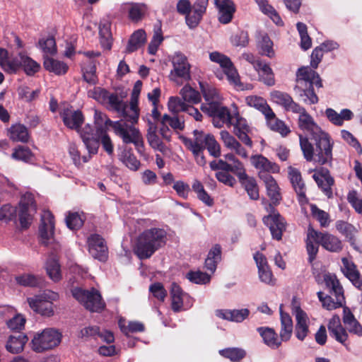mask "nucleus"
Returning a JSON list of instances; mask_svg holds the SVG:
<instances>
[{
	"mask_svg": "<svg viewBox=\"0 0 362 362\" xmlns=\"http://www.w3.org/2000/svg\"><path fill=\"white\" fill-rule=\"evenodd\" d=\"M193 139H184L185 145L192 153L204 151L206 143V138H208V136H210L211 134H205L203 131L196 129L193 132Z\"/></svg>",
	"mask_w": 362,
	"mask_h": 362,
	"instance_id": "nucleus-23",
	"label": "nucleus"
},
{
	"mask_svg": "<svg viewBox=\"0 0 362 362\" xmlns=\"http://www.w3.org/2000/svg\"><path fill=\"white\" fill-rule=\"evenodd\" d=\"M255 71L258 74L259 80L265 85L272 86L275 84L274 74L269 64L262 62Z\"/></svg>",
	"mask_w": 362,
	"mask_h": 362,
	"instance_id": "nucleus-48",
	"label": "nucleus"
},
{
	"mask_svg": "<svg viewBox=\"0 0 362 362\" xmlns=\"http://www.w3.org/2000/svg\"><path fill=\"white\" fill-rule=\"evenodd\" d=\"M111 127L114 133L122 139L124 144H133L139 151L144 146L143 136L139 129L133 125L119 120L111 122Z\"/></svg>",
	"mask_w": 362,
	"mask_h": 362,
	"instance_id": "nucleus-7",
	"label": "nucleus"
},
{
	"mask_svg": "<svg viewBox=\"0 0 362 362\" xmlns=\"http://www.w3.org/2000/svg\"><path fill=\"white\" fill-rule=\"evenodd\" d=\"M335 226L339 233L350 239L358 232L355 226L344 221H337Z\"/></svg>",
	"mask_w": 362,
	"mask_h": 362,
	"instance_id": "nucleus-63",
	"label": "nucleus"
},
{
	"mask_svg": "<svg viewBox=\"0 0 362 362\" xmlns=\"http://www.w3.org/2000/svg\"><path fill=\"white\" fill-rule=\"evenodd\" d=\"M257 4L260 11L268 17L277 25H282L283 21L274 9V8L268 4L267 0H255Z\"/></svg>",
	"mask_w": 362,
	"mask_h": 362,
	"instance_id": "nucleus-49",
	"label": "nucleus"
},
{
	"mask_svg": "<svg viewBox=\"0 0 362 362\" xmlns=\"http://www.w3.org/2000/svg\"><path fill=\"white\" fill-rule=\"evenodd\" d=\"M271 100L279 105L282 106L286 111L293 112L300 109V105L293 101L291 96L284 92L273 90L270 93Z\"/></svg>",
	"mask_w": 362,
	"mask_h": 362,
	"instance_id": "nucleus-21",
	"label": "nucleus"
},
{
	"mask_svg": "<svg viewBox=\"0 0 362 362\" xmlns=\"http://www.w3.org/2000/svg\"><path fill=\"white\" fill-rule=\"evenodd\" d=\"M209 57L211 62L219 65L223 74L226 76L229 83L235 89L243 90L252 88L251 85H244L241 83L238 72L228 56L219 52L214 51L209 53Z\"/></svg>",
	"mask_w": 362,
	"mask_h": 362,
	"instance_id": "nucleus-4",
	"label": "nucleus"
},
{
	"mask_svg": "<svg viewBox=\"0 0 362 362\" xmlns=\"http://www.w3.org/2000/svg\"><path fill=\"white\" fill-rule=\"evenodd\" d=\"M146 138L148 143L155 151H160L163 153H165L168 150L167 146L165 145L162 136L158 132V124L148 119V129Z\"/></svg>",
	"mask_w": 362,
	"mask_h": 362,
	"instance_id": "nucleus-15",
	"label": "nucleus"
},
{
	"mask_svg": "<svg viewBox=\"0 0 362 362\" xmlns=\"http://www.w3.org/2000/svg\"><path fill=\"white\" fill-rule=\"evenodd\" d=\"M119 160L130 170H137L140 166V161L132 153L130 149L124 148L119 155Z\"/></svg>",
	"mask_w": 362,
	"mask_h": 362,
	"instance_id": "nucleus-53",
	"label": "nucleus"
},
{
	"mask_svg": "<svg viewBox=\"0 0 362 362\" xmlns=\"http://www.w3.org/2000/svg\"><path fill=\"white\" fill-rule=\"evenodd\" d=\"M310 210L313 216L319 221L322 227L326 228L330 223V218L328 213L320 209L315 204H310Z\"/></svg>",
	"mask_w": 362,
	"mask_h": 362,
	"instance_id": "nucleus-62",
	"label": "nucleus"
},
{
	"mask_svg": "<svg viewBox=\"0 0 362 362\" xmlns=\"http://www.w3.org/2000/svg\"><path fill=\"white\" fill-rule=\"evenodd\" d=\"M250 310L247 308L240 310H217L216 315L223 320L235 322H241L248 317Z\"/></svg>",
	"mask_w": 362,
	"mask_h": 362,
	"instance_id": "nucleus-30",
	"label": "nucleus"
},
{
	"mask_svg": "<svg viewBox=\"0 0 362 362\" xmlns=\"http://www.w3.org/2000/svg\"><path fill=\"white\" fill-rule=\"evenodd\" d=\"M92 257L100 262H106L108 259L106 242L99 235H92Z\"/></svg>",
	"mask_w": 362,
	"mask_h": 362,
	"instance_id": "nucleus-25",
	"label": "nucleus"
},
{
	"mask_svg": "<svg viewBox=\"0 0 362 362\" xmlns=\"http://www.w3.org/2000/svg\"><path fill=\"white\" fill-rule=\"evenodd\" d=\"M36 211L33 195L30 193L25 194L21 199L17 210L19 221L22 228H28L31 223L33 216Z\"/></svg>",
	"mask_w": 362,
	"mask_h": 362,
	"instance_id": "nucleus-12",
	"label": "nucleus"
},
{
	"mask_svg": "<svg viewBox=\"0 0 362 362\" xmlns=\"http://www.w3.org/2000/svg\"><path fill=\"white\" fill-rule=\"evenodd\" d=\"M186 278L197 284H206L210 282L211 275L201 271H190L186 274Z\"/></svg>",
	"mask_w": 362,
	"mask_h": 362,
	"instance_id": "nucleus-61",
	"label": "nucleus"
},
{
	"mask_svg": "<svg viewBox=\"0 0 362 362\" xmlns=\"http://www.w3.org/2000/svg\"><path fill=\"white\" fill-rule=\"evenodd\" d=\"M146 42V34L144 30L139 29L134 31L128 41L126 52H133L143 46Z\"/></svg>",
	"mask_w": 362,
	"mask_h": 362,
	"instance_id": "nucleus-42",
	"label": "nucleus"
},
{
	"mask_svg": "<svg viewBox=\"0 0 362 362\" xmlns=\"http://www.w3.org/2000/svg\"><path fill=\"white\" fill-rule=\"evenodd\" d=\"M319 235L320 243L324 249L331 252L341 251L343 245L339 238L327 232H319Z\"/></svg>",
	"mask_w": 362,
	"mask_h": 362,
	"instance_id": "nucleus-31",
	"label": "nucleus"
},
{
	"mask_svg": "<svg viewBox=\"0 0 362 362\" xmlns=\"http://www.w3.org/2000/svg\"><path fill=\"white\" fill-rule=\"evenodd\" d=\"M201 110L212 117V122L215 127L221 128L224 124L230 126L232 116L228 108L224 106L222 102L212 103L207 106H201Z\"/></svg>",
	"mask_w": 362,
	"mask_h": 362,
	"instance_id": "nucleus-11",
	"label": "nucleus"
},
{
	"mask_svg": "<svg viewBox=\"0 0 362 362\" xmlns=\"http://www.w3.org/2000/svg\"><path fill=\"white\" fill-rule=\"evenodd\" d=\"M170 296L172 300V309L175 312H179L184 308V301L188 300L186 308H190L192 302L189 296L184 293L179 285L173 283L170 288Z\"/></svg>",
	"mask_w": 362,
	"mask_h": 362,
	"instance_id": "nucleus-18",
	"label": "nucleus"
},
{
	"mask_svg": "<svg viewBox=\"0 0 362 362\" xmlns=\"http://www.w3.org/2000/svg\"><path fill=\"white\" fill-rule=\"evenodd\" d=\"M173 66L170 71L169 80L177 86L191 79V65L187 57L182 52H175L170 57Z\"/></svg>",
	"mask_w": 362,
	"mask_h": 362,
	"instance_id": "nucleus-5",
	"label": "nucleus"
},
{
	"mask_svg": "<svg viewBox=\"0 0 362 362\" xmlns=\"http://www.w3.org/2000/svg\"><path fill=\"white\" fill-rule=\"evenodd\" d=\"M315 280L318 284L325 282L326 287L329 288L330 293L334 295H344L343 288L336 275L331 273H323L315 276Z\"/></svg>",
	"mask_w": 362,
	"mask_h": 362,
	"instance_id": "nucleus-26",
	"label": "nucleus"
},
{
	"mask_svg": "<svg viewBox=\"0 0 362 362\" xmlns=\"http://www.w3.org/2000/svg\"><path fill=\"white\" fill-rule=\"evenodd\" d=\"M43 65L46 70L53 72L57 75L65 74L69 69V66L66 63L48 57H44Z\"/></svg>",
	"mask_w": 362,
	"mask_h": 362,
	"instance_id": "nucleus-45",
	"label": "nucleus"
},
{
	"mask_svg": "<svg viewBox=\"0 0 362 362\" xmlns=\"http://www.w3.org/2000/svg\"><path fill=\"white\" fill-rule=\"evenodd\" d=\"M296 317L295 334L298 339L303 341L309 332V318L307 314L299 307L294 309Z\"/></svg>",
	"mask_w": 362,
	"mask_h": 362,
	"instance_id": "nucleus-17",
	"label": "nucleus"
},
{
	"mask_svg": "<svg viewBox=\"0 0 362 362\" xmlns=\"http://www.w3.org/2000/svg\"><path fill=\"white\" fill-rule=\"evenodd\" d=\"M252 165L258 170L259 177L269 173H279V167L275 163L269 161L262 155H254L250 158Z\"/></svg>",
	"mask_w": 362,
	"mask_h": 362,
	"instance_id": "nucleus-16",
	"label": "nucleus"
},
{
	"mask_svg": "<svg viewBox=\"0 0 362 362\" xmlns=\"http://www.w3.org/2000/svg\"><path fill=\"white\" fill-rule=\"evenodd\" d=\"M234 127V134L241 140L244 144L248 146H252V142L248 136V133L250 132V127L247 120L240 116L238 114L235 115V122L232 121Z\"/></svg>",
	"mask_w": 362,
	"mask_h": 362,
	"instance_id": "nucleus-22",
	"label": "nucleus"
},
{
	"mask_svg": "<svg viewBox=\"0 0 362 362\" xmlns=\"http://www.w3.org/2000/svg\"><path fill=\"white\" fill-rule=\"evenodd\" d=\"M259 54L273 58L275 56V52L273 48L274 43L267 33H259L257 44Z\"/></svg>",
	"mask_w": 362,
	"mask_h": 362,
	"instance_id": "nucleus-39",
	"label": "nucleus"
},
{
	"mask_svg": "<svg viewBox=\"0 0 362 362\" xmlns=\"http://www.w3.org/2000/svg\"><path fill=\"white\" fill-rule=\"evenodd\" d=\"M16 282L23 286L35 287L40 286L42 282V279L30 274H23L18 275L15 278Z\"/></svg>",
	"mask_w": 362,
	"mask_h": 362,
	"instance_id": "nucleus-58",
	"label": "nucleus"
},
{
	"mask_svg": "<svg viewBox=\"0 0 362 362\" xmlns=\"http://www.w3.org/2000/svg\"><path fill=\"white\" fill-rule=\"evenodd\" d=\"M343 322L349 332L362 335V326L347 307H344L343 310Z\"/></svg>",
	"mask_w": 362,
	"mask_h": 362,
	"instance_id": "nucleus-38",
	"label": "nucleus"
},
{
	"mask_svg": "<svg viewBox=\"0 0 362 362\" xmlns=\"http://www.w3.org/2000/svg\"><path fill=\"white\" fill-rule=\"evenodd\" d=\"M110 22L103 19L99 24V39L100 44L104 49L110 50L112 47V37L110 30Z\"/></svg>",
	"mask_w": 362,
	"mask_h": 362,
	"instance_id": "nucleus-34",
	"label": "nucleus"
},
{
	"mask_svg": "<svg viewBox=\"0 0 362 362\" xmlns=\"http://www.w3.org/2000/svg\"><path fill=\"white\" fill-rule=\"evenodd\" d=\"M84 218L78 212H69L66 217V223L71 230H77L83 224Z\"/></svg>",
	"mask_w": 362,
	"mask_h": 362,
	"instance_id": "nucleus-64",
	"label": "nucleus"
},
{
	"mask_svg": "<svg viewBox=\"0 0 362 362\" xmlns=\"http://www.w3.org/2000/svg\"><path fill=\"white\" fill-rule=\"evenodd\" d=\"M261 180H262L264 183L267 195L272 202L274 204H278L281 200V195L276 181L270 175H261Z\"/></svg>",
	"mask_w": 362,
	"mask_h": 362,
	"instance_id": "nucleus-32",
	"label": "nucleus"
},
{
	"mask_svg": "<svg viewBox=\"0 0 362 362\" xmlns=\"http://www.w3.org/2000/svg\"><path fill=\"white\" fill-rule=\"evenodd\" d=\"M221 259V248L220 245H214L209 252L205 260V267L213 274L216 269V264Z\"/></svg>",
	"mask_w": 362,
	"mask_h": 362,
	"instance_id": "nucleus-47",
	"label": "nucleus"
},
{
	"mask_svg": "<svg viewBox=\"0 0 362 362\" xmlns=\"http://www.w3.org/2000/svg\"><path fill=\"white\" fill-rule=\"evenodd\" d=\"M241 185L244 187L251 199H259V188L255 178L249 177L245 171L238 175Z\"/></svg>",
	"mask_w": 362,
	"mask_h": 362,
	"instance_id": "nucleus-35",
	"label": "nucleus"
},
{
	"mask_svg": "<svg viewBox=\"0 0 362 362\" xmlns=\"http://www.w3.org/2000/svg\"><path fill=\"white\" fill-rule=\"evenodd\" d=\"M54 221L53 215L49 211H44L42 215V223L40 226V235L42 241L47 245L54 236Z\"/></svg>",
	"mask_w": 362,
	"mask_h": 362,
	"instance_id": "nucleus-19",
	"label": "nucleus"
},
{
	"mask_svg": "<svg viewBox=\"0 0 362 362\" xmlns=\"http://www.w3.org/2000/svg\"><path fill=\"white\" fill-rule=\"evenodd\" d=\"M296 84L295 86H303L322 87V81L318 74L311 68L306 66L300 68L296 73Z\"/></svg>",
	"mask_w": 362,
	"mask_h": 362,
	"instance_id": "nucleus-13",
	"label": "nucleus"
},
{
	"mask_svg": "<svg viewBox=\"0 0 362 362\" xmlns=\"http://www.w3.org/2000/svg\"><path fill=\"white\" fill-rule=\"evenodd\" d=\"M128 95V90L124 88H117L114 93H110L107 100V108L118 113L121 117L132 124L136 123L131 119V111H127L128 105L124 99Z\"/></svg>",
	"mask_w": 362,
	"mask_h": 362,
	"instance_id": "nucleus-10",
	"label": "nucleus"
},
{
	"mask_svg": "<svg viewBox=\"0 0 362 362\" xmlns=\"http://www.w3.org/2000/svg\"><path fill=\"white\" fill-rule=\"evenodd\" d=\"M124 6L129 11V18L135 22L140 21L146 12L144 4H126Z\"/></svg>",
	"mask_w": 362,
	"mask_h": 362,
	"instance_id": "nucleus-56",
	"label": "nucleus"
},
{
	"mask_svg": "<svg viewBox=\"0 0 362 362\" xmlns=\"http://www.w3.org/2000/svg\"><path fill=\"white\" fill-rule=\"evenodd\" d=\"M118 325L121 331L125 334H128L130 332H143L144 330V325L139 322L130 321L128 322L127 325L125 320L119 319Z\"/></svg>",
	"mask_w": 362,
	"mask_h": 362,
	"instance_id": "nucleus-60",
	"label": "nucleus"
},
{
	"mask_svg": "<svg viewBox=\"0 0 362 362\" xmlns=\"http://www.w3.org/2000/svg\"><path fill=\"white\" fill-rule=\"evenodd\" d=\"M262 204L265 205V209L268 213L267 216H264L262 221L269 228L273 238L280 240L282 238V233L286 230V223L284 218L274 209L273 205L263 200Z\"/></svg>",
	"mask_w": 362,
	"mask_h": 362,
	"instance_id": "nucleus-8",
	"label": "nucleus"
},
{
	"mask_svg": "<svg viewBox=\"0 0 362 362\" xmlns=\"http://www.w3.org/2000/svg\"><path fill=\"white\" fill-rule=\"evenodd\" d=\"M336 300H334L329 296H323L322 291L317 292V297L322 303L323 308L327 310H332L343 305L344 298V295H334Z\"/></svg>",
	"mask_w": 362,
	"mask_h": 362,
	"instance_id": "nucleus-50",
	"label": "nucleus"
},
{
	"mask_svg": "<svg viewBox=\"0 0 362 362\" xmlns=\"http://www.w3.org/2000/svg\"><path fill=\"white\" fill-rule=\"evenodd\" d=\"M199 86L205 100V103H203L202 106H207L212 103L222 102L223 98L215 87L203 82H199Z\"/></svg>",
	"mask_w": 362,
	"mask_h": 362,
	"instance_id": "nucleus-33",
	"label": "nucleus"
},
{
	"mask_svg": "<svg viewBox=\"0 0 362 362\" xmlns=\"http://www.w3.org/2000/svg\"><path fill=\"white\" fill-rule=\"evenodd\" d=\"M325 114L332 124L338 127H341L344 121H350L354 117L353 112L346 108L342 109L339 113L332 108H327Z\"/></svg>",
	"mask_w": 362,
	"mask_h": 362,
	"instance_id": "nucleus-28",
	"label": "nucleus"
},
{
	"mask_svg": "<svg viewBox=\"0 0 362 362\" xmlns=\"http://www.w3.org/2000/svg\"><path fill=\"white\" fill-rule=\"evenodd\" d=\"M184 101L189 103L197 104L201 101L199 93L189 86H185L180 91Z\"/></svg>",
	"mask_w": 362,
	"mask_h": 362,
	"instance_id": "nucleus-57",
	"label": "nucleus"
},
{
	"mask_svg": "<svg viewBox=\"0 0 362 362\" xmlns=\"http://www.w3.org/2000/svg\"><path fill=\"white\" fill-rule=\"evenodd\" d=\"M288 175L290 182L297 194L298 199L300 205L308 204V199L305 195V185L298 170L293 167L288 168Z\"/></svg>",
	"mask_w": 362,
	"mask_h": 362,
	"instance_id": "nucleus-14",
	"label": "nucleus"
},
{
	"mask_svg": "<svg viewBox=\"0 0 362 362\" xmlns=\"http://www.w3.org/2000/svg\"><path fill=\"white\" fill-rule=\"evenodd\" d=\"M59 115L64 124L69 129H75L80 134L88 153H90V127L87 124L83 129L81 128L83 123L84 117L82 112L74 109L69 104H64L60 107Z\"/></svg>",
	"mask_w": 362,
	"mask_h": 362,
	"instance_id": "nucleus-3",
	"label": "nucleus"
},
{
	"mask_svg": "<svg viewBox=\"0 0 362 362\" xmlns=\"http://www.w3.org/2000/svg\"><path fill=\"white\" fill-rule=\"evenodd\" d=\"M219 354L233 362L240 361L246 355L245 351L240 348H228L221 349L219 351Z\"/></svg>",
	"mask_w": 362,
	"mask_h": 362,
	"instance_id": "nucleus-59",
	"label": "nucleus"
},
{
	"mask_svg": "<svg viewBox=\"0 0 362 362\" xmlns=\"http://www.w3.org/2000/svg\"><path fill=\"white\" fill-rule=\"evenodd\" d=\"M74 298L87 310L90 309V292L81 287H74L71 289Z\"/></svg>",
	"mask_w": 362,
	"mask_h": 362,
	"instance_id": "nucleus-55",
	"label": "nucleus"
},
{
	"mask_svg": "<svg viewBox=\"0 0 362 362\" xmlns=\"http://www.w3.org/2000/svg\"><path fill=\"white\" fill-rule=\"evenodd\" d=\"M45 269L47 275L53 281L57 282L62 279L60 265L55 257H51L47 260Z\"/></svg>",
	"mask_w": 362,
	"mask_h": 362,
	"instance_id": "nucleus-54",
	"label": "nucleus"
},
{
	"mask_svg": "<svg viewBox=\"0 0 362 362\" xmlns=\"http://www.w3.org/2000/svg\"><path fill=\"white\" fill-rule=\"evenodd\" d=\"M28 341V337L23 333L9 337L6 344V350L12 354H18L23 350L25 344Z\"/></svg>",
	"mask_w": 362,
	"mask_h": 362,
	"instance_id": "nucleus-40",
	"label": "nucleus"
},
{
	"mask_svg": "<svg viewBox=\"0 0 362 362\" xmlns=\"http://www.w3.org/2000/svg\"><path fill=\"white\" fill-rule=\"evenodd\" d=\"M300 110L294 111L293 113L299 115L298 126L301 129L310 132L311 136L322 129L321 127L315 122L313 118L307 112L303 107L300 105Z\"/></svg>",
	"mask_w": 362,
	"mask_h": 362,
	"instance_id": "nucleus-24",
	"label": "nucleus"
},
{
	"mask_svg": "<svg viewBox=\"0 0 362 362\" xmlns=\"http://www.w3.org/2000/svg\"><path fill=\"white\" fill-rule=\"evenodd\" d=\"M313 177L318 187L323 190L328 197H330L332 194L331 186L334 184V180L330 176L329 171L327 169L322 168L316 171Z\"/></svg>",
	"mask_w": 362,
	"mask_h": 362,
	"instance_id": "nucleus-29",
	"label": "nucleus"
},
{
	"mask_svg": "<svg viewBox=\"0 0 362 362\" xmlns=\"http://www.w3.org/2000/svg\"><path fill=\"white\" fill-rule=\"evenodd\" d=\"M218 9V18L221 23H229L235 11V6L231 0H215Z\"/></svg>",
	"mask_w": 362,
	"mask_h": 362,
	"instance_id": "nucleus-20",
	"label": "nucleus"
},
{
	"mask_svg": "<svg viewBox=\"0 0 362 362\" xmlns=\"http://www.w3.org/2000/svg\"><path fill=\"white\" fill-rule=\"evenodd\" d=\"M280 316H281V330L280 338L282 341H288L291 337L293 325L291 316L283 312L281 306L280 307Z\"/></svg>",
	"mask_w": 362,
	"mask_h": 362,
	"instance_id": "nucleus-41",
	"label": "nucleus"
},
{
	"mask_svg": "<svg viewBox=\"0 0 362 362\" xmlns=\"http://www.w3.org/2000/svg\"><path fill=\"white\" fill-rule=\"evenodd\" d=\"M18 57L20 58V66L23 67L27 75L33 76L39 71L40 69V64L32 58L23 54H20Z\"/></svg>",
	"mask_w": 362,
	"mask_h": 362,
	"instance_id": "nucleus-52",
	"label": "nucleus"
},
{
	"mask_svg": "<svg viewBox=\"0 0 362 362\" xmlns=\"http://www.w3.org/2000/svg\"><path fill=\"white\" fill-rule=\"evenodd\" d=\"M264 342L272 349H277L281 344L277 334L274 329L267 327H261L257 329Z\"/></svg>",
	"mask_w": 362,
	"mask_h": 362,
	"instance_id": "nucleus-36",
	"label": "nucleus"
},
{
	"mask_svg": "<svg viewBox=\"0 0 362 362\" xmlns=\"http://www.w3.org/2000/svg\"><path fill=\"white\" fill-rule=\"evenodd\" d=\"M306 250L308 255L309 262H313L318 252L320 243L319 232L309 228L307 232Z\"/></svg>",
	"mask_w": 362,
	"mask_h": 362,
	"instance_id": "nucleus-27",
	"label": "nucleus"
},
{
	"mask_svg": "<svg viewBox=\"0 0 362 362\" xmlns=\"http://www.w3.org/2000/svg\"><path fill=\"white\" fill-rule=\"evenodd\" d=\"M142 83L137 81L134 86L131 99L129 102V109L131 111V119L134 121H138L139 117V98L141 90Z\"/></svg>",
	"mask_w": 362,
	"mask_h": 362,
	"instance_id": "nucleus-37",
	"label": "nucleus"
},
{
	"mask_svg": "<svg viewBox=\"0 0 362 362\" xmlns=\"http://www.w3.org/2000/svg\"><path fill=\"white\" fill-rule=\"evenodd\" d=\"M294 91L303 103L309 105L316 104L318 102V97L314 92L313 86H298L294 87Z\"/></svg>",
	"mask_w": 362,
	"mask_h": 362,
	"instance_id": "nucleus-43",
	"label": "nucleus"
},
{
	"mask_svg": "<svg viewBox=\"0 0 362 362\" xmlns=\"http://www.w3.org/2000/svg\"><path fill=\"white\" fill-rule=\"evenodd\" d=\"M8 136L14 141L26 143L29 139V134L27 128L22 124H15L8 129Z\"/></svg>",
	"mask_w": 362,
	"mask_h": 362,
	"instance_id": "nucleus-51",
	"label": "nucleus"
},
{
	"mask_svg": "<svg viewBox=\"0 0 362 362\" xmlns=\"http://www.w3.org/2000/svg\"><path fill=\"white\" fill-rule=\"evenodd\" d=\"M311 139L314 141L315 147L308 138L299 136L300 148L306 160H314L321 165L331 161L334 141L330 135L321 129L312 135Z\"/></svg>",
	"mask_w": 362,
	"mask_h": 362,
	"instance_id": "nucleus-1",
	"label": "nucleus"
},
{
	"mask_svg": "<svg viewBox=\"0 0 362 362\" xmlns=\"http://www.w3.org/2000/svg\"><path fill=\"white\" fill-rule=\"evenodd\" d=\"M59 298L58 293L47 290L27 298L30 308L42 316L51 317L54 314L53 303Z\"/></svg>",
	"mask_w": 362,
	"mask_h": 362,
	"instance_id": "nucleus-6",
	"label": "nucleus"
},
{
	"mask_svg": "<svg viewBox=\"0 0 362 362\" xmlns=\"http://www.w3.org/2000/svg\"><path fill=\"white\" fill-rule=\"evenodd\" d=\"M61 334L54 329H45L37 333L32 339V349L35 352H42L52 349L59 344Z\"/></svg>",
	"mask_w": 362,
	"mask_h": 362,
	"instance_id": "nucleus-9",
	"label": "nucleus"
},
{
	"mask_svg": "<svg viewBox=\"0 0 362 362\" xmlns=\"http://www.w3.org/2000/svg\"><path fill=\"white\" fill-rule=\"evenodd\" d=\"M265 119L268 126L272 130L279 133L283 136H286L290 133L291 131L288 127H287L282 120L279 119L276 117L273 110L272 111V114H269V116L265 117Z\"/></svg>",
	"mask_w": 362,
	"mask_h": 362,
	"instance_id": "nucleus-46",
	"label": "nucleus"
},
{
	"mask_svg": "<svg viewBox=\"0 0 362 362\" xmlns=\"http://www.w3.org/2000/svg\"><path fill=\"white\" fill-rule=\"evenodd\" d=\"M166 231L160 228L145 230L138 238L134 249L139 259L149 258L157 250L165 245Z\"/></svg>",
	"mask_w": 362,
	"mask_h": 362,
	"instance_id": "nucleus-2",
	"label": "nucleus"
},
{
	"mask_svg": "<svg viewBox=\"0 0 362 362\" xmlns=\"http://www.w3.org/2000/svg\"><path fill=\"white\" fill-rule=\"evenodd\" d=\"M245 103L250 107H252L260 111L264 117L269 116L272 110L267 104V101L262 97L257 95H250L245 98Z\"/></svg>",
	"mask_w": 362,
	"mask_h": 362,
	"instance_id": "nucleus-44",
	"label": "nucleus"
}]
</instances>
